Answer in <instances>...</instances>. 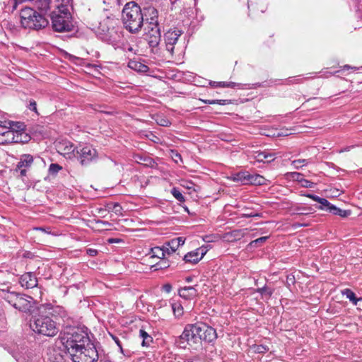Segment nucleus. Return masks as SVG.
Here are the masks:
<instances>
[{"label": "nucleus", "mask_w": 362, "mask_h": 362, "mask_svg": "<svg viewBox=\"0 0 362 362\" xmlns=\"http://www.w3.org/2000/svg\"><path fill=\"white\" fill-rule=\"evenodd\" d=\"M128 50H129V51H130V52H132V51L133 50V48H132V47H129L128 48Z\"/></svg>", "instance_id": "774afa93"}, {"label": "nucleus", "mask_w": 362, "mask_h": 362, "mask_svg": "<svg viewBox=\"0 0 362 362\" xmlns=\"http://www.w3.org/2000/svg\"><path fill=\"white\" fill-rule=\"evenodd\" d=\"M52 25L56 32H69L72 30L73 24L70 12H57L53 11L51 13Z\"/></svg>", "instance_id": "0eeeda50"}, {"label": "nucleus", "mask_w": 362, "mask_h": 362, "mask_svg": "<svg viewBox=\"0 0 362 362\" xmlns=\"http://www.w3.org/2000/svg\"><path fill=\"white\" fill-rule=\"evenodd\" d=\"M164 247H168V251H166L168 254L175 252L179 247V246L176 243V240H175L174 239H172L170 241H169L166 244V245H164Z\"/></svg>", "instance_id": "72a5a7b5"}, {"label": "nucleus", "mask_w": 362, "mask_h": 362, "mask_svg": "<svg viewBox=\"0 0 362 362\" xmlns=\"http://www.w3.org/2000/svg\"><path fill=\"white\" fill-rule=\"evenodd\" d=\"M182 33V30L177 28H170L164 33L163 37L166 50L172 56H180L182 52V49L175 46Z\"/></svg>", "instance_id": "6e6552de"}, {"label": "nucleus", "mask_w": 362, "mask_h": 362, "mask_svg": "<svg viewBox=\"0 0 362 362\" xmlns=\"http://www.w3.org/2000/svg\"><path fill=\"white\" fill-rule=\"evenodd\" d=\"M307 163H308V161L305 159H298V160H295L292 162V165L296 169H298L303 165H305Z\"/></svg>", "instance_id": "58836bf2"}, {"label": "nucleus", "mask_w": 362, "mask_h": 362, "mask_svg": "<svg viewBox=\"0 0 362 362\" xmlns=\"http://www.w3.org/2000/svg\"><path fill=\"white\" fill-rule=\"evenodd\" d=\"M148 42L151 47L156 48L160 42V30L156 29L151 31H146Z\"/></svg>", "instance_id": "2eb2a0df"}, {"label": "nucleus", "mask_w": 362, "mask_h": 362, "mask_svg": "<svg viewBox=\"0 0 362 362\" xmlns=\"http://www.w3.org/2000/svg\"><path fill=\"white\" fill-rule=\"evenodd\" d=\"M82 165H88L96 159L97 151L91 146H79L76 148V153L74 154Z\"/></svg>", "instance_id": "9b49d317"}, {"label": "nucleus", "mask_w": 362, "mask_h": 362, "mask_svg": "<svg viewBox=\"0 0 362 362\" xmlns=\"http://www.w3.org/2000/svg\"><path fill=\"white\" fill-rule=\"evenodd\" d=\"M172 310L175 317L180 318L183 315V307L179 302H173L171 303Z\"/></svg>", "instance_id": "c756f323"}, {"label": "nucleus", "mask_w": 362, "mask_h": 362, "mask_svg": "<svg viewBox=\"0 0 362 362\" xmlns=\"http://www.w3.org/2000/svg\"><path fill=\"white\" fill-rule=\"evenodd\" d=\"M117 207H118V208H120V206H119L118 204H115V207H114V208H115V209L116 211H117V210L116 209V208H117Z\"/></svg>", "instance_id": "69168bd1"}, {"label": "nucleus", "mask_w": 362, "mask_h": 362, "mask_svg": "<svg viewBox=\"0 0 362 362\" xmlns=\"http://www.w3.org/2000/svg\"><path fill=\"white\" fill-rule=\"evenodd\" d=\"M186 362H201V360L199 356H194L192 358L187 359Z\"/></svg>", "instance_id": "603ef678"}, {"label": "nucleus", "mask_w": 362, "mask_h": 362, "mask_svg": "<svg viewBox=\"0 0 362 362\" xmlns=\"http://www.w3.org/2000/svg\"><path fill=\"white\" fill-rule=\"evenodd\" d=\"M73 153L74 155L76 153V148H75L72 144H69V146H66L64 148V152H62L63 154H70Z\"/></svg>", "instance_id": "ea45409f"}, {"label": "nucleus", "mask_w": 362, "mask_h": 362, "mask_svg": "<svg viewBox=\"0 0 362 362\" xmlns=\"http://www.w3.org/2000/svg\"><path fill=\"white\" fill-rule=\"evenodd\" d=\"M166 251H168V247H155L151 249L148 255L151 258L157 257L158 259H164Z\"/></svg>", "instance_id": "412c9836"}, {"label": "nucleus", "mask_w": 362, "mask_h": 362, "mask_svg": "<svg viewBox=\"0 0 362 362\" xmlns=\"http://www.w3.org/2000/svg\"><path fill=\"white\" fill-rule=\"evenodd\" d=\"M242 217H246V218H250V217H255V216H260V214H258V213H253V212H247V213H243L242 215H241Z\"/></svg>", "instance_id": "a18cd8bd"}, {"label": "nucleus", "mask_w": 362, "mask_h": 362, "mask_svg": "<svg viewBox=\"0 0 362 362\" xmlns=\"http://www.w3.org/2000/svg\"><path fill=\"white\" fill-rule=\"evenodd\" d=\"M158 124L163 127H168L170 124V122L168 119H160V121L158 122Z\"/></svg>", "instance_id": "de8ad7c7"}, {"label": "nucleus", "mask_w": 362, "mask_h": 362, "mask_svg": "<svg viewBox=\"0 0 362 362\" xmlns=\"http://www.w3.org/2000/svg\"><path fill=\"white\" fill-rule=\"evenodd\" d=\"M288 176L290 178L293 179L295 181L300 182V184H301V180H303V179H304L303 175L300 173H297V172L290 173H288Z\"/></svg>", "instance_id": "c9c22d12"}, {"label": "nucleus", "mask_w": 362, "mask_h": 362, "mask_svg": "<svg viewBox=\"0 0 362 362\" xmlns=\"http://www.w3.org/2000/svg\"><path fill=\"white\" fill-rule=\"evenodd\" d=\"M298 226H306L307 224H298Z\"/></svg>", "instance_id": "338daca9"}, {"label": "nucleus", "mask_w": 362, "mask_h": 362, "mask_svg": "<svg viewBox=\"0 0 362 362\" xmlns=\"http://www.w3.org/2000/svg\"><path fill=\"white\" fill-rule=\"evenodd\" d=\"M71 0H57L55 11L57 12H70Z\"/></svg>", "instance_id": "b1692460"}, {"label": "nucleus", "mask_w": 362, "mask_h": 362, "mask_svg": "<svg viewBox=\"0 0 362 362\" xmlns=\"http://www.w3.org/2000/svg\"><path fill=\"white\" fill-rule=\"evenodd\" d=\"M35 6L41 12L46 13L50 8L51 0H34Z\"/></svg>", "instance_id": "bb28decb"}, {"label": "nucleus", "mask_w": 362, "mask_h": 362, "mask_svg": "<svg viewBox=\"0 0 362 362\" xmlns=\"http://www.w3.org/2000/svg\"><path fill=\"white\" fill-rule=\"evenodd\" d=\"M204 103L209 105L218 104L220 105H226L230 103L229 100H201Z\"/></svg>", "instance_id": "473e14b6"}, {"label": "nucleus", "mask_w": 362, "mask_h": 362, "mask_svg": "<svg viewBox=\"0 0 362 362\" xmlns=\"http://www.w3.org/2000/svg\"><path fill=\"white\" fill-rule=\"evenodd\" d=\"M20 170V175L21 176H25L26 175V170L25 168H23L19 169Z\"/></svg>", "instance_id": "6e6d98bb"}, {"label": "nucleus", "mask_w": 362, "mask_h": 362, "mask_svg": "<svg viewBox=\"0 0 362 362\" xmlns=\"http://www.w3.org/2000/svg\"><path fill=\"white\" fill-rule=\"evenodd\" d=\"M256 292L259 293L262 298L269 299L274 293V289L264 286L262 288H257Z\"/></svg>", "instance_id": "7c9ffc66"}, {"label": "nucleus", "mask_w": 362, "mask_h": 362, "mask_svg": "<svg viewBox=\"0 0 362 362\" xmlns=\"http://www.w3.org/2000/svg\"><path fill=\"white\" fill-rule=\"evenodd\" d=\"M268 237L267 236H264V237H261V238H259L253 241H252L250 245L251 246H257V244H260V243H264L267 240Z\"/></svg>", "instance_id": "a19ab883"}, {"label": "nucleus", "mask_w": 362, "mask_h": 362, "mask_svg": "<svg viewBox=\"0 0 362 362\" xmlns=\"http://www.w3.org/2000/svg\"><path fill=\"white\" fill-rule=\"evenodd\" d=\"M353 146H348V147H346L344 148V149L341 150L340 152H344V151H350V149L352 148Z\"/></svg>", "instance_id": "bf43d9fd"}, {"label": "nucleus", "mask_w": 362, "mask_h": 362, "mask_svg": "<svg viewBox=\"0 0 362 362\" xmlns=\"http://www.w3.org/2000/svg\"><path fill=\"white\" fill-rule=\"evenodd\" d=\"M171 193L177 201L181 202H185V197L182 195L181 192L178 189L175 187L173 188L171 190Z\"/></svg>", "instance_id": "f704fd0d"}, {"label": "nucleus", "mask_w": 362, "mask_h": 362, "mask_svg": "<svg viewBox=\"0 0 362 362\" xmlns=\"http://www.w3.org/2000/svg\"><path fill=\"white\" fill-rule=\"evenodd\" d=\"M261 84L259 83H252V84H243V83H237L235 82H226V84H223V88H238V89H252L256 88L257 87H260Z\"/></svg>", "instance_id": "f3484780"}, {"label": "nucleus", "mask_w": 362, "mask_h": 362, "mask_svg": "<svg viewBox=\"0 0 362 362\" xmlns=\"http://www.w3.org/2000/svg\"><path fill=\"white\" fill-rule=\"evenodd\" d=\"M250 349L256 354H264L269 350L267 346L262 344H254L250 346Z\"/></svg>", "instance_id": "2f4dec72"}, {"label": "nucleus", "mask_w": 362, "mask_h": 362, "mask_svg": "<svg viewBox=\"0 0 362 362\" xmlns=\"http://www.w3.org/2000/svg\"><path fill=\"white\" fill-rule=\"evenodd\" d=\"M354 69V70H356V67H351V66H349V65H345V66H343V69H344V70H345V69Z\"/></svg>", "instance_id": "13d9d810"}, {"label": "nucleus", "mask_w": 362, "mask_h": 362, "mask_svg": "<svg viewBox=\"0 0 362 362\" xmlns=\"http://www.w3.org/2000/svg\"><path fill=\"white\" fill-rule=\"evenodd\" d=\"M247 180V185H262L266 183V179L258 174L248 173Z\"/></svg>", "instance_id": "aec40b11"}, {"label": "nucleus", "mask_w": 362, "mask_h": 362, "mask_svg": "<svg viewBox=\"0 0 362 362\" xmlns=\"http://www.w3.org/2000/svg\"><path fill=\"white\" fill-rule=\"evenodd\" d=\"M200 344L202 341L210 344L217 339V333L215 329L204 323H200Z\"/></svg>", "instance_id": "f8f14e48"}, {"label": "nucleus", "mask_w": 362, "mask_h": 362, "mask_svg": "<svg viewBox=\"0 0 362 362\" xmlns=\"http://www.w3.org/2000/svg\"><path fill=\"white\" fill-rule=\"evenodd\" d=\"M248 172L241 171L232 175V180L235 182H240L243 185H247L248 181Z\"/></svg>", "instance_id": "a878e982"}, {"label": "nucleus", "mask_w": 362, "mask_h": 362, "mask_svg": "<svg viewBox=\"0 0 362 362\" xmlns=\"http://www.w3.org/2000/svg\"><path fill=\"white\" fill-rule=\"evenodd\" d=\"M305 210V209H300V208H297L295 211H293L292 213V214H296V215H307L309 213L308 212H305L304 211Z\"/></svg>", "instance_id": "c03bdc74"}, {"label": "nucleus", "mask_w": 362, "mask_h": 362, "mask_svg": "<svg viewBox=\"0 0 362 362\" xmlns=\"http://www.w3.org/2000/svg\"><path fill=\"white\" fill-rule=\"evenodd\" d=\"M164 288L167 292H170L171 290V286L169 284H166L164 286Z\"/></svg>", "instance_id": "4d7b16f0"}, {"label": "nucleus", "mask_w": 362, "mask_h": 362, "mask_svg": "<svg viewBox=\"0 0 362 362\" xmlns=\"http://www.w3.org/2000/svg\"><path fill=\"white\" fill-rule=\"evenodd\" d=\"M174 240H176V243L177 244V245L179 247L184 245L185 241V239L182 237H178V238H174Z\"/></svg>", "instance_id": "3c124183"}, {"label": "nucleus", "mask_w": 362, "mask_h": 362, "mask_svg": "<svg viewBox=\"0 0 362 362\" xmlns=\"http://www.w3.org/2000/svg\"><path fill=\"white\" fill-rule=\"evenodd\" d=\"M57 359H58L57 362H64V361H63V358H62V356H59Z\"/></svg>", "instance_id": "e2e57ef3"}, {"label": "nucleus", "mask_w": 362, "mask_h": 362, "mask_svg": "<svg viewBox=\"0 0 362 362\" xmlns=\"http://www.w3.org/2000/svg\"><path fill=\"white\" fill-rule=\"evenodd\" d=\"M253 157L257 162H271L275 159L274 154L266 151L255 152Z\"/></svg>", "instance_id": "a211bd4d"}, {"label": "nucleus", "mask_w": 362, "mask_h": 362, "mask_svg": "<svg viewBox=\"0 0 362 362\" xmlns=\"http://www.w3.org/2000/svg\"><path fill=\"white\" fill-rule=\"evenodd\" d=\"M303 196H305L308 198H310L311 199L320 203L321 206H319V209L321 210L325 209V206H329V202L325 198H321L317 195H314L312 194H303Z\"/></svg>", "instance_id": "cd10ccee"}, {"label": "nucleus", "mask_w": 362, "mask_h": 362, "mask_svg": "<svg viewBox=\"0 0 362 362\" xmlns=\"http://www.w3.org/2000/svg\"><path fill=\"white\" fill-rule=\"evenodd\" d=\"M124 27L131 33H136L144 25V18L141 7L134 1L124 6L122 10Z\"/></svg>", "instance_id": "7ed1b4c3"}, {"label": "nucleus", "mask_w": 362, "mask_h": 362, "mask_svg": "<svg viewBox=\"0 0 362 362\" xmlns=\"http://www.w3.org/2000/svg\"><path fill=\"white\" fill-rule=\"evenodd\" d=\"M128 66L136 71L141 73H146L148 71V66L142 64L140 62L136 60H130L128 63Z\"/></svg>", "instance_id": "4be33fe9"}, {"label": "nucleus", "mask_w": 362, "mask_h": 362, "mask_svg": "<svg viewBox=\"0 0 362 362\" xmlns=\"http://www.w3.org/2000/svg\"><path fill=\"white\" fill-rule=\"evenodd\" d=\"M200 322L188 324L180 337V342L187 341L190 346L200 344Z\"/></svg>", "instance_id": "1a4fd4ad"}, {"label": "nucleus", "mask_w": 362, "mask_h": 362, "mask_svg": "<svg viewBox=\"0 0 362 362\" xmlns=\"http://www.w3.org/2000/svg\"><path fill=\"white\" fill-rule=\"evenodd\" d=\"M144 18L145 21V31H151L154 29L160 30L158 23V11L153 6H148L144 8Z\"/></svg>", "instance_id": "9d476101"}, {"label": "nucleus", "mask_w": 362, "mask_h": 362, "mask_svg": "<svg viewBox=\"0 0 362 362\" xmlns=\"http://www.w3.org/2000/svg\"><path fill=\"white\" fill-rule=\"evenodd\" d=\"M36 230H41V231H43V232H45V228H37Z\"/></svg>", "instance_id": "0e129e2a"}, {"label": "nucleus", "mask_w": 362, "mask_h": 362, "mask_svg": "<svg viewBox=\"0 0 362 362\" xmlns=\"http://www.w3.org/2000/svg\"><path fill=\"white\" fill-rule=\"evenodd\" d=\"M330 213L333 214L334 215H338L341 217L345 218L347 217L351 214V211L349 210H343L341 209L334 205H332L331 203H329V206H325V209Z\"/></svg>", "instance_id": "6ab92c4d"}, {"label": "nucleus", "mask_w": 362, "mask_h": 362, "mask_svg": "<svg viewBox=\"0 0 362 362\" xmlns=\"http://www.w3.org/2000/svg\"><path fill=\"white\" fill-rule=\"evenodd\" d=\"M110 242L111 243H119V240H118V239H112V240H110Z\"/></svg>", "instance_id": "680f3d73"}, {"label": "nucleus", "mask_w": 362, "mask_h": 362, "mask_svg": "<svg viewBox=\"0 0 362 362\" xmlns=\"http://www.w3.org/2000/svg\"><path fill=\"white\" fill-rule=\"evenodd\" d=\"M139 337L142 339L141 344L143 346H148L153 341V338L145 330L141 329L139 330Z\"/></svg>", "instance_id": "c85d7f7f"}, {"label": "nucleus", "mask_w": 362, "mask_h": 362, "mask_svg": "<svg viewBox=\"0 0 362 362\" xmlns=\"http://www.w3.org/2000/svg\"><path fill=\"white\" fill-rule=\"evenodd\" d=\"M24 127L23 124L21 129H18L16 126L0 129V145L28 143L30 136L23 131Z\"/></svg>", "instance_id": "39448f33"}, {"label": "nucleus", "mask_w": 362, "mask_h": 362, "mask_svg": "<svg viewBox=\"0 0 362 362\" xmlns=\"http://www.w3.org/2000/svg\"><path fill=\"white\" fill-rule=\"evenodd\" d=\"M20 22L23 28L34 30L45 28L48 24L47 20L42 14L30 7L21 9Z\"/></svg>", "instance_id": "20e7f679"}, {"label": "nucleus", "mask_w": 362, "mask_h": 362, "mask_svg": "<svg viewBox=\"0 0 362 362\" xmlns=\"http://www.w3.org/2000/svg\"><path fill=\"white\" fill-rule=\"evenodd\" d=\"M87 254L89 255V256H91V257H95L98 254V251L97 250L95 249H92V248H89L86 251Z\"/></svg>", "instance_id": "09e8293b"}, {"label": "nucleus", "mask_w": 362, "mask_h": 362, "mask_svg": "<svg viewBox=\"0 0 362 362\" xmlns=\"http://www.w3.org/2000/svg\"><path fill=\"white\" fill-rule=\"evenodd\" d=\"M63 350L73 362H95L98 354L87 332L79 328L70 329L60 337Z\"/></svg>", "instance_id": "f257e3e1"}, {"label": "nucleus", "mask_w": 362, "mask_h": 362, "mask_svg": "<svg viewBox=\"0 0 362 362\" xmlns=\"http://www.w3.org/2000/svg\"><path fill=\"white\" fill-rule=\"evenodd\" d=\"M206 253V250L205 247H199L186 254L184 257V260L186 262L197 264L203 258Z\"/></svg>", "instance_id": "ddd939ff"}, {"label": "nucleus", "mask_w": 362, "mask_h": 362, "mask_svg": "<svg viewBox=\"0 0 362 362\" xmlns=\"http://www.w3.org/2000/svg\"><path fill=\"white\" fill-rule=\"evenodd\" d=\"M178 294L182 298L186 300H191L195 298L198 293L194 287L185 286L179 289Z\"/></svg>", "instance_id": "dca6fc26"}, {"label": "nucleus", "mask_w": 362, "mask_h": 362, "mask_svg": "<svg viewBox=\"0 0 362 362\" xmlns=\"http://www.w3.org/2000/svg\"><path fill=\"white\" fill-rule=\"evenodd\" d=\"M301 186L306 188H313L315 186V183L310 180L303 179V180H301Z\"/></svg>", "instance_id": "79ce46f5"}, {"label": "nucleus", "mask_w": 362, "mask_h": 362, "mask_svg": "<svg viewBox=\"0 0 362 362\" xmlns=\"http://www.w3.org/2000/svg\"><path fill=\"white\" fill-rule=\"evenodd\" d=\"M139 163H142L143 165H144L146 166H150V167H153L155 163L153 160L149 157H144V158L140 157V161H139Z\"/></svg>", "instance_id": "e433bc0d"}, {"label": "nucleus", "mask_w": 362, "mask_h": 362, "mask_svg": "<svg viewBox=\"0 0 362 362\" xmlns=\"http://www.w3.org/2000/svg\"><path fill=\"white\" fill-rule=\"evenodd\" d=\"M341 293L355 305H357L358 303L362 302V298H356L355 293L349 288H345L341 291Z\"/></svg>", "instance_id": "393cba45"}, {"label": "nucleus", "mask_w": 362, "mask_h": 362, "mask_svg": "<svg viewBox=\"0 0 362 362\" xmlns=\"http://www.w3.org/2000/svg\"><path fill=\"white\" fill-rule=\"evenodd\" d=\"M98 223H102L104 226H109L110 225V223L108 222H107V221H100Z\"/></svg>", "instance_id": "052dcab7"}, {"label": "nucleus", "mask_w": 362, "mask_h": 362, "mask_svg": "<svg viewBox=\"0 0 362 362\" xmlns=\"http://www.w3.org/2000/svg\"><path fill=\"white\" fill-rule=\"evenodd\" d=\"M64 310L62 307L51 304L43 305L40 308L39 313L32 317L30 327L38 334L54 337L59 332L55 319L57 316H62Z\"/></svg>", "instance_id": "f03ea898"}, {"label": "nucleus", "mask_w": 362, "mask_h": 362, "mask_svg": "<svg viewBox=\"0 0 362 362\" xmlns=\"http://www.w3.org/2000/svg\"><path fill=\"white\" fill-rule=\"evenodd\" d=\"M19 282L22 287L27 289L37 286V278L33 272H26L23 274L20 277Z\"/></svg>", "instance_id": "4468645a"}, {"label": "nucleus", "mask_w": 362, "mask_h": 362, "mask_svg": "<svg viewBox=\"0 0 362 362\" xmlns=\"http://www.w3.org/2000/svg\"><path fill=\"white\" fill-rule=\"evenodd\" d=\"M62 166H60L57 163H52L49 167V172L51 175H56L60 170H62Z\"/></svg>", "instance_id": "4c0bfd02"}, {"label": "nucleus", "mask_w": 362, "mask_h": 362, "mask_svg": "<svg viewBox=\"0 0 362 362\" xmlns=\"http://www.w3.org/2000/svg\"><path fill=\"white\" fill-rule=\"evenodd\" d=\"M4 299L13 308L24 313L30 312L35 303L31 296L16 292H8Z\"/></svg>", "instance_id": "423d86ee"}, {"label": "nucleus", "mask_w": 362, "mask_h": 362, "mask_svg": "<svg viewBox=\"0 0 362 362\" xmlns=\"http://www.w3.org/2000/svg\"><path fill=\"white\" fill-rule=\"evenodd\" d=\"M209 84L211 86L214 87V88L223 87V84H226V82L225 81H220V82L210 81Z\"/></svg>", "instance_id": "37998d69"}, {"label": "nucleus", "mask_w": 362, "mask_h": 362, "mask_svg": "<svg viewBox=\"0 0 362 362\" xmlns=\"http://www.w3.org/2000/svg\"><path fill=\"white\" fill-rule=\"evenodd\" d=\"M112 338L115 341V342L117 344V345L119 346L121 353H123L124 351H123V349L122 346V343H121L120 340L118 339V337L112 335Z\"/></svg>", "instance_id": "49530a36"}, {"label": "nucleus", "mask_w": 362, "mask_h": 362, "mask_svg": "<svg viewBox=\"0 0 362 362\" xmlns=\"http://www.w3.org/2000/svg\"><path fill=\"white\" fill-rule=\"evenodd\" d=\"M157 266L159 267V269H163L168 267L169 264L166 261L163 259L162 261H160V262L157 264Z\"/></svg>", "instance_id": "8fccbe9b"}, {"label": "nucleus", "mask_w": 362, "mask_h": 362, "mask_svg": "<svg viewBox=\"0 0 362 362\" xmlns=\"http://www.w3.org/2000/svg\"><path fill=\"white\" fill-rule=\"evenodd\" d=\"M30 110L36 111V103L35 101H30L29 105Z\"/></svg>", "instance_id": "864d4df0"}, {"label": "nucleus", "mask_w": 362, "mask_h": 362, "mask_svg": "<svg viewBox=\"0 0 362 362\" xmlns=\"http://www.w3.org/2000/svg\"><path fill=\"white\" fill-rule=\"evenodd\" d=\"M33 162V157L30 154H23L21 156L20 161L17 165L18 169L30 167Z\"/></svg>", "instance_id": "5701e85b"}, {"label": "nucleus", "mask_w": 362, "mask_h": 362, "mask_svg": "<svg viewBox=\"0 0 362 362\" xmlns=\"http://www.w3.org/2000/svg\"><path fill=\"white\" fill-rule=\"evenodd\" d=\"M174 160H175V161L176 163H177V162H178V160H182V158H181V156H180L179 153H175V155Z\"/></svg>", "instance_id": "5fc2aeb1"}]
</instances>
